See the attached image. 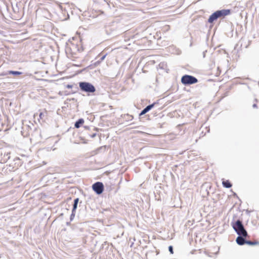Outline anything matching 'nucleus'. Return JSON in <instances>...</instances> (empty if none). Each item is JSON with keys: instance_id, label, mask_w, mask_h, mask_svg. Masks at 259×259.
<instances>
[{"instance_id": "obj_1", "label": "nucleus", "mask_w": 259, "mask_h": 259, "mask_svg": "<svg viewBox=\"0 0 259 259\" xmlns=\"http://www.w3.org/2000/svg\"><path fill=\"white\" fill-rule=\"evenodd\" d=\"M231 225L237 235H243L244 237H247L248 236L247 232L244 228L242 221L241 220L238 219L235 220L234 218L231 223Z\"/></svg>"}, {"instance_id": "obj_2", "label": "nucleus", "mask_w": 259, "mask_h": 259, "mask_svg": "<svg viewBox=\"0 0 259 259\" xmlns=\"http://www.w3.org/2000/svg\"><path fill=\"white\" fill-rule=\"evenodd\" d=\"M231 11L230 9H222L220 10H217L209 16L207 22L209 23H212L218 18H224L226 16L231 14Z\"/></svg>"}, {"instance_id": "obj_3", "label": "nucleus", "mask_w": 259, "mask_h": 259, "mask_svg": "<svg viewBox=\"0 0 259 259\" xmlns=\"http://www.w3.org/2000/svg\"><path fill=\"white\" fill-rule=\"evenodd\" d=\"M78 85L81 91L87 93L89 95L95 93L96 91L95 86L89 82L80 81L78 83Z\"/></svg>"}, {"instance_id": "obj_4", "label": "nucleus", "mask_w": 259, "mask_h": 259, "mask_svg": "<svg viewBox=\"0 0 259 259\" xmlns=\"http://www.w3.org/2000/svg\"><path fill=\"white\" fill-rule=\"evenodd\" d=\"M181 82L184 85H189L198 82V80L194 76L185 74L181 77Z\"/></svg>"}, {"instance_id": "obj_5", "label": "nucleus", "mask_w": 259, "mask_h": 259, "mask_svg": "<svg viewBox=\"0 0 259 259\" xmlns=\"http://www.w3.org/2000/svg\"><path fill=\"white\" fill-rule=\"evenodd\" d=\"M92 189L97 195L101 194L104 190V186L102 182H97L92 185Z\"/></svg>"}, {"instance_id": "obj_6", "label": "nucleus", "mask_w": 259, "mask_h": 259, "mask_svg": "<svg viewBox=\"0 0 259 259\" xmlns=\"http://www.w3.org/2000/svg\"><path fill=\"white\" fill-rule=\"evenodd\" d=\"M158 104V101L154 102L152 104H149L147 105L146 107H145L139 113V116H141L147 112H148L150 110H151L153 108H154L155 105Z\"/></svg>"}, {"instance_id": "obj_7", "label": "nucleus", "mask_w": 259, "mask_h": 259, "mask_svg": "<svg viewBox=\"0 0 259 259\" xmlns=\"http://www.w3.org/2000/svg\"><path fill=\"white\" fill-rule=\"evenodd\" d=\"M116 24V23L113 22L112 25H109L105 27V31L108 35L115 34L114 32L117 28Z\"/></svg>"}, {"instance_id": "obj_8", "label": "nucleus", "mask_w": 259, "mask_h": 259, "mask_svg": "<svg viewBox=\"0 0 259 259\" xmlns=\"http://www.w3.org/2000/svg\"><path fill=\"white\" fill-rule=\"evenodd\" d=\"M245 237L243 236V235H238L236 239V242L239 245H243L246 244L247 240L245 238Z\"/></svg>"}, {"instance_id": "obj_9", "label": "nucleus", "mask_w": 259, "mask_h": 259, "mask_svg": "<svg viewBox=\"0 0 259 259\" xmlns=\"http://www.w3.org/2000/svg\"><path fill=\"white\" fill-rule=\"evenodd\" d=\"M84 120L83 118H79L77 120H76L74 123V127L76 128H78L81 127V125H83Z\"/></svg>"}, {"instance_id": "obj_10", "label": "nucleus", "mask_w": 259, "mask_h": 259, "mask_svg": "<svg viewBox=\"0 0 259 259\" xmlns=\"http://www.w3.org/2000/svg\"><path fill=\"white\" fill-rule=\"evenodd\" d=\"M222 185L224 187L226 188H230L232 186V183L230 182L229 180H223Z\"/></svg>"}, {"instance_id": "obj_11", "label": "nucleus", "mask_w": 259, "mask_h": 259, "mask_svg": "<svg viewBox=\"0 0 259 259\" xmlns=\"http://www.w3.org/2000/svg\"><path fill=\"white\" fill-rule=\"evenodd\" d=\"M7 74L9 75H13L14 76H16L21 75L22 74V72L19 71L10 70L8 71Z\"/></svg>"}, {"instance_id": "obj_12", "label": "nucleus", "mask_w": 259, "mask_h": 259, "mask_svg": "<svg viewBox=\"0 0 259 259\" xmlns=\"http://www.w3.org/2000/svg\"><path fill=\"white\" fill-rule=\"evenodd\" d=\"M79 198H76L75 199H74L73 203V207H72V210H73V211L76 210V209L77 208V205L79 203Z\"/></svg>"}, {"instance_id": "obj_13", "label": "nucleus", "mask_w": 259, "mask_h": 259, "mask_svg": "<svg viewBox=\"0 0 259 259\" xmlns=\"http://www.w3.org/2000/svg\"><path fill=\"white\" fill-rule=\"evenodd\" d=\"M246 244L249 246H254L259 245V241H250L247 240Z\"/></svg>"}, {"instance_id": "obj_14", "label": "nucleus", "mask_w": 259, "mask_h": 259, "mask_svg": "<svg viewBox=\"0 0 259 259\" xmlns=\"http://www.w3.org/2000/svg\"><path fill=\"white\" fill-rule=\"evenodd\" d=\"M123 118L125 121H128L133 119L134 117L132 115H129L128 114H124Z\"/></svg>"}, {"instance_id": "obj_15", "label": "nucleus", "mask_w": 259, "mask_h": 259, "mask_svg": "<svg viewBox=\"0 0 259 259\" xmlns=\"http://www.w3.org/2000/svg\"><path fill=\"white\" fill-rule=\"evenodd\" d=\"M10 153H7L6 154L5 153L4 154L3 159V162H6V161H8V159H10Z\"/></svg>"}, {"instance_id": "obj_16", "label": "nucleus", "mask_w": 259, "mask_h": 259, "mask_svg": "<svg viewBox=\"0 0 259 259\" xmlns=\"http://www.w3.org/2000/svg\"><path fill=\"white\" fill-rule=\"evenodd\" d=\"M12 8H13V12L14 13H15V14L19 13V8L17 4H16L15 6H14L13 5H12Z\"/></svg>"}, {"instance_id": "obj_17", "label": "nucleus", "mask_w": 259, "mask_h": 259, "mask_svg": "<svg viewBox=\"0 0 259 259\" xmlns=\"http://www.w3.org/2000/svg\"><path fill=\"white\" fill-rule=\"evenodd\" d=\"M106 55H107V54H105V55H104L102 56L100 58L99 60H98V61H97V62H95V63H94V65H95V66H96V65H98V64H99L101 61H103V60L105 59V57H106Z\"/></svg>"}, {"instance_id": "obj_18", "label": "nucleus", "mask_w": 259, "mask_h": 259, "mask_svg": "<svg viewBox=\"0 0 259 259\" xmlns=\"http://www.w3.org/2000/svg\"><path fill=\"white\" fill-rule=\"evenodd\" d=\"M47 114L46 111H45L44 112H40L39 114V119H44V117L46 116Z\"/></svg>"}, {"instance_id": "obj_19", "label": "nucleus", "mask_w": 259, "mask_h": 259, "mask_svg": "<svg viewBox=\"0 0 259 259\" xmlns=\"http://www.w3.org/2000/svg\"><path fill=\"white\" fill-rule=\"evenodd\" d=\"M75 213H76V211H73V210H72L71 214L70 216V221H72L74 219L75 215Z\"/></svg>"}, {"instance_id": "obj_20", "label": "nucleus", "mask_w": 259, "mask_h": 259, "mask_svg": "<svg viewBox=\"0 0 259 259\" xmlns=\"http://www.w3.org/2000/svg\"><path fill=\"white\" fill-rule=\"evenodd\" d=\"M110 2L109 1V0H99V2L98 3H100V4H103V3H106L109 6V3Z\"/></svg>"}, {"instance_id": "obj_21", "label": "nucleus", "mask_w": 259, "mask_h": 259, "mask_svg": "<svg viewBox=\"0 0 259 259\" xmlns=\"http://www.w3.org/2000/svg\"><path fill=\"white\" fill-rule=\"evenodd\" d=\"M168 251L171 254L174 253L173 246L172 245H169L168 246Z\"/></svg>"}, {"instance_id": "obj_22", "label": "nucleus", "mask_w": 259, "mask_h": 259, "mask_svg": "<svg viewBox=\"0 0 259 259\" xmlns=\"http://www.w3.org/2000/svg\"><path fill=\"white\" fill-rule=\"evenodd\" d=\"M92 65H89V66H87V67H85V68H84L83 69H82L81 70H80V71H79V72H80V73H81V72H82L83 71H85V70L87 69H88V68L92 69Z\"/></svg>"}, {"instance_id": "obj_23", "label": "nucleus", "mask_w": 259, "mask_h": 259, "mask_svg": "<svg viewBox=\"0 0 259 259\" xmlns=\"http://www.w3.org/2000/svg\"><path fill=\"white\" fill-rule=\"evenodd\" d=\"M88 135H89V136L91 138H95V137L96 136L97 134H96V133H93V134H88Z\"/></svg>"}, {"instance_id": "obj_24", "label": "nucleus", "mask_w": 259, "mask_h": 259, "mask_svg": "<svg viewBox=\"0 0 259 259\" xmlns=\"http://www.w3.org/2000/svg\"><path fill=\"white\" fill-rule=\"evenodd\" d=\"M67 101H70V102H71V101H74V102H77V99H75V98H70V99H67Z\"/></svg>"}, {"instance_id": "obj_25", "label": "nucleus", "mask_w": 259, "mask_h": 259, "mask_svg": "<svg viewBox=\"0 0 259 259\" xmlns=\"http://www.w3.org/2000/svg\"><path fill=\"white\" fill-rule=\"evenodd\" d=\"M106 146H101L98 149V150L104 149V150L105 151L106 149Z\"/></svg>"}, {"instance_id": "obj_26", "label": "nucleus", "mask_w": 259, "mask_h": 259, "mask_svg": "<svg viewBox=\"0 0 259 259\" xmlns=\"http://www.w3.org/2000/svg\"><path fill=\"white\" fill-rule=\"evenodd\" d=\"M73 87V85L72 84H67L66 85V88L67 89H71Z\"/></svg>"}, {"instance_id": "obj_27", "label": "nucleus", "mask_w": 259, "mask_h": 259, "mask_svg": "<svg viewBox=\"0 0 259 259\" xmlns=\"http://www.w3.org/2000/svg\"><path fill=\"white\" fill-rule=\"evenodd\" d=\"M83 127L86 130H90V127L89 126H84Z\"/></svg>"}, {"instance_id": "obj_28", "label": "nucleus", "mask_w": 259, "mask_h": 259, "mask_svg": "<svg viewBox=\"0 0 259 259\" xmlns=\"http://www.w3.org/2000/svg\"><path fill=\"white\" fill-rule=\"evenodd\" d=\"M207 52V51L205 50V51H203V58H205V53Z\"/></svg>"}, {"instance_id": "obj_29", "label": "nucleus", "mask_w": 259, "mask_h": 259, "mask_svg": "<svg viewBox=\"0 0 259 259\" xmlns=\"http://www.w3.org/2000/svg\"><path fill=\"white\" fill-rule=\"evenodd\" d=\"M257 104H253V105H252V107L253 108H257Z\"/></svg>"}, {"instance_id": "obj_30", "label": "nucleus", "mask_w": 259, "mask_h": 259, "mask_svg": "<svg viewBox=\"0 0 259 259\" xmlns=\"http://www.w3.org/2000/svg\"><path fill=\"white\" fill-rule=\"evenodd\" d=\"M98 128L97 127H93V130L97 132L98 131Z\"/></svg>"}, {"instance_id": "obj_31", "label": "nucleus", "mask_w": 259, "mask_h": 259, "mask_svg": "<svg viewBox=\"0 0 259 259\" xmlns=\"http://www.w3.org/2000/svg\"><path fill=\"white\" fill-rule=\"evenodd\" d=\"M238 46V44H237V45L235 46V47H234V51H235V50H236V48H237V46Z\"/></svg>"}, {"instance_id": "obj_32", "label": "nucleus", "mask_w": 259, "mask_h": 259, "mask_svg": "<svg viewBox=\"0 0 259 259\" xmlns=\"http://www.w3.org/2000/svg\"><path fill=\"white\" fill-rule=\"evenodd\" d=\"M22 133V135L24 136V137H26L27 136V134L26 135H24V133L23 132H21Z\"/></svg>"}, {"instance_id": "obj_33", "label": "nucleus", "mask_w": 259, "mask_h": 259, "mask_svg": "<svg viewBox=\"0 0 259 259\" xmlns=\"http://www.w3.org/2000/svg\"><path fill=\"white\" fill-rule=\"evenodd\" d=\"M70 224V222H67L66 223V225H68V226Z\"/></svg>"}, {"instance_id": "obj_34", "label": "nucleus", "mask_w": 259, "mask_h": 259, "mask_svg": "<svg viewBox=\"0 0 259 259\" xmlns=\"http://www.w3.org/2000/svg\"><path fill=\"white\" fill-rule=\"evenodd\" d=\"M74 66L79 67V66H80V65H76V64H75V65H74Z\"/></svg>"}, {"instance_id": "obj_35", "label": "nucleus", "mask_w": 259, "mask_h": 259, "mask_svg": "<svg viewBox=\"0 0 259 259\" xmlns=\"http://www.w3.org/2000/svg\"><path fill=\"white\" fill-rule=\"evenodd\" d=\"M59 94L62 95V94L61 93V92H60Z\"/></svg>"}]
</instances>
